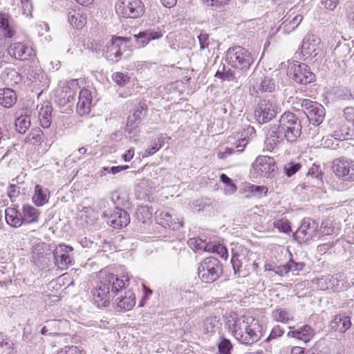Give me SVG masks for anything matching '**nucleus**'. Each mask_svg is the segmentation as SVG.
I'll list each match as a JSON object with an SVG mask.
<instances>
[{"instance_id":"nucleus-1","label":"nucleus","mask_w":354,"mask_h":354,"mask_svg":"<svg viewBox=\"0 0 354 354\" xmlns=\"http://www.w3.org/2000/svg\"><path fill=\"white\" fill-rule=\"evenodd\" d=\"M119 279L112 273L100 271L99 283L93 292L95 303L100 307H106L109 304L110 298L114 299L117 311H128L136 304V297L131 290L126 291L129 286V278L123 276Z\"/></svg>"},{"instance_id":"nucleus-2","label":"nucleus","mask_w":354,"mask_h":354,"mask_svg":"<svg viewBox=\"0 0 354 354\" xmlns=\"http://www.w3.org/2000/svg\"><path fill=\"white\" fill-rule=\"evenodd\" d=\"M301 124L298 116L290 112L283 113L278 124L270 127L266 134L265 143L268 150H273L284 140L288 142H295L301 136Z\"/></svg>"},{"instance_id":"nucleus-3","label":"nucleus","mask_w":354,"mask_h":354,"mask_svg":"<svg viewBox=\"0 0 354 354\" xmlns=\"http://www.w3.org/2000/svg\"><path fill=\"white\" fill-rule=\"evenodd\" d=\"M225 324L235 339L245 345H252L263 336L262 325L251 316L230 315Z\"/></svg>"},{"instance_id":"nucleus-4","label":"nucleus","mask_w":354,"mask_h":354,"mask_svg":"<svg viewBox=\"0 0 354 354\" xmlns=\"http://www.w3.org/2000/svg\"><path fill=\"white\" fill-rule=\"evenodd\" d=\"M232 254L231 263L234 274L238 277H244L257 271L258 264L251 258L253 254L248 248L236 244L232 248Z\"/></svg>"},{"instance_id":"nucleus-5","label":"nucleus","mask_w":354,"mask_h":354,"mask_svg":"<svg viewBox=\"0 0 354 354\" xmlns=\"http://www.w3.org/2000/svg\"><path fill=\"white\" fill-rule=\"evenodd\" d=\"M225 59L229 65L240 71L242 75L246 73L254 62L252 53L241 46L230 48L226 52Z\"/></svg>"},{"instance_id":"nucleus-6","label":"nucleus","mask_w":354,"mask_h":354,"mask_svg":"<svg viewBox=\"0 0 354 354\" xmlns=\"http://www.w3.org/2000/svg\"><path fill=\"white\" fill-rule=\"evenodd\" d=\"M222 274V264L218 259L213 257L204 259L198 268V277L204 283L214 282Z\"/></svg>"},{"instance_id":"nucleus-7","label":"nucleus","mask_w":354,"mask_h":354,"mask_svg":"<svg viewBox=\"0 0 354 354\" xmlns=\"http://www.w3.org/2000/svg\"><path fill=\"white\" fill-rule=\"evenodd\" d=\"M115 8L117 14L124 18L136 19L145 12L141 0H118Z\"/></svg>"},{"instance_id":"nucleus-8","label":"nucleus","mask_w":354,"mask_h":354,"mask_svg":"<svg viewBox=\"0 0 354 354\" xmlns=\"http://www.w3.org/2000/svg\"><path fill=\"white\" fill-rule=\"evenodd\" d=\"M288 75L290 79L299 84H309L315 79V75L311 72L310 67L306 64L297 61L290 64L288 68Z\"/></svg>"},{"instance_id":"nucleus-9","label":"nucleus","mask_w":354,"mask_h":354,"mask_svg":"<svg viewBox=\"0 0 354 354\" xmlns=\"http://www.w3.org/2000/svg\"><path fill=\"white\" fill-rule=\"evenodd\" d=\"M301 106L310 123L319 126L323 122L326 116V110L323 105L309 99H301Z\"/></svg>"},{"instance_id":"nucleus-10","label":"nucleus","mask_w":354,"mask_h":354,"mask_svg":"<svg viewBox=\"0 0 354 354\" xmlns=\"http://www.w3.org/2000/svg\"><path fill=\"white\" fill-rule=\"evenodd\" d=\"M279 110V107L274 99H263L259 102L254 114L257 121L263 124L275 118Z\"/></svg>"},{"instance_id":"nucleus-11","label":"nucleus","mask_w":354,"mask_h":354,"mask_svg":"<svg viewBox=\"0 0 354 354\" xmlns=\"http://www.w3.org/2000/svg\"><path fill=\"white\" fill-rule=\"evenodd\" d=\"M321 39L313 34L307 35L303 39L301 53L305 60L317 59L322 55Z\"/></svg>"},{"instance_id":"nucleus-12","label":"nucleus","mask_w":354,"mask_h":354,"mask_svg":"<svg viewBox=\"0 0 354 354\" xmlns=\"http://www.w3.org/2000/svg\"><path fill=\"white\" fill-rule=\"evenodd\" d=\"M73 248L65 244H59L53 252L54 263L61 270H66L74 264Z\"/></svg>"},{"instance_id":"nucleus-13","label":"nucleus","mask_w":354,"mask_h":354,"mask_svg":"<svg viewBox=\"0 0 354 354\" xmlns=\"http://www.w3.org/2000/svg\"><path fill=\"white\" fill-rule=\"evenodd\" d=\"M332 169L335 175L345 181H354V160L342 157L333 160Z\"/></svg>"},{"instance_id":"nucleus-14","label":"nucleus","mask_w":354,"mask_h":354,"mask_svg":"<svg viewBox=\"0 0 354 354\" xmlns=\"http://www.w3.org/2000/svg\"><path fill=\"white\" fill-rule=\"evenodd\" d=\"M252 168L257 175L267 178L273 177L277 169L274 159L268 156H257Z\"/></svg>"},{"instance_id":"nucleus-15","label":"nucleus","mask_w":354,"mask_h":354,"mask_svg":"<svg viewBox=\"0 0 354 354\" xmlns=\"http://www.w3.org/2000/svg\"><path fill=\"white\" fill-rule=\"evenodd\" d=\"M317 227L318 224L315 221L310 218H305L294 233V237L300 243L307 242L317 235Z\"/></svg>"},{"instance_id":"nucleus-16","label":"nucleus","mask_w":354,"mask_h":354,"mask_svg":"<svg viewBox=\"0 0 354 354\" xmlns=\"http://www.w3.org/2000/svg\"><path fill=\"white\" fill-rule=\"evenodd\" d=\"M103 216L107 218V223L113 228L120 229L127 226L130 222L129 213L120 207H115L111 212H103Z\"/></svg>"},{"instance_id":"nucleus-17","label":"nucleus","mask_w":354,"mask_h":354,"mask_svg":"<svg viewBox=\"0 0 354 354\" xmlns=\"http://www.w3.org/2000/svg\"><path fill=\"white\" fill-rule=\"evenodd\" d=\"M255 132L256 131L254 127L248 126L241 133V137L244 136V135H245V136L239 139L238 142L234 147H227L225 148L224 151H219L217 154V157L220 159H224L235 151L239 153L242 152L249 142V138H247L248 135L252 136L255 134Z\"/></svg>"},{"instance_id":"nucleus-18","label":"nucleus","mask_w":354,"mask_h":354,"mask_svg":"<svg viewBox=\"0 0 354 354\" xmlns=\"http://www.w3.org/2000/svg\"><path fill=\"white\" fill-rule=\"evenodd\" d=\"M127 48L126 39L117 37L111 39V43L107 46L105 53L106 57L113 62H116L121 59L122 51Z\"/></svg>"},{"instance_id":"nucleus-19","label":"nucleus","mask_w":354,"mask_h":354,"mask_svg":"<svg viewBox=\"0 0 354 354\" xmlns=\"http://www.w3.org/2000/svg\"><path fill=\"white\" fill-rule=\"evenodd\" d=\"M9 53L21 61L32 59L36 55L34 49L23 42L12 44L9 48Z\"/></svg>"},{"instance_id":"nucleus-20","label":"nucleus","mask_w":354,"mask_h":354,"mask_svg":"<svg viewBox=\"0 0 354 354\" xmlns=\"http://www.w3.org/2000/svg\"><path fill=\"white\" fill-rule=\"evenodd\" d=\"M321 281V283L324 281L326 283L324 289H330L336 292L344 291L349 287V283L342 274L328 275L323 277ZM322 288L324 289V287L322 286Z\"/></svg>"},{"instance_id":"nucleus-21","label":"nucleus","mask_w":354,"mask_h":354,"mask_svg":"<svg viewBox=\"0 0 354 354\" xmlns=\"http://www.w3.org/2000/svg\"><path fill=\"white\" fill-rule=\"evenodd\" d=\"M157 223L165 228L178 230L183 226L180 218H173L172 215L167 211L158 210L156 212Z\"/></svg>"},{"instance_id":"nucleus-22","label":"nucleus","mask_w":354,"mask_h":354,"mask_svg":"<svg viewBox=\"0 0 354 354\" xmlns=\"http://www.w3.org/2000/svg\"><path fill=\"white\" fill-rule=\"evenodd\" d=\"M92 102L91 93L88 89H82L79 93V100L77 104V112L80 115H86L91 111Z\"/></svg>"},{"instance_id":"nucleus-23","label":"nucleus","mask_w":354,"mask_h":354,"mask_svg":"<svg viewBox=\"0 0 354 354\" xmlns=\"http://www.w3.org/2000/svg\"><path fill=\"white\" fill-rule=\"evenodd\" d=\"M351 325V317L345 313L336 315L330 322V327L333 330L342 333L348 330Z\"/></svg>"},{"instance_id":"nucleus-24","label":"nucleus","mask_w":354,"mask_h":354,"mask_svg":"<svg viewBox=\"0 0 354 354\" xmlns=\"http://www.w3.org/2000/svg\"><path fill=\"white\" fill-rule=\"evenodd\" d=\"M146 115L147 105L145 103L140 102L138 105L135 106L133 113L129 115L127 127L131 128V129H135Z\"/></svg>"},{"instance_id":"nucleus-25","label":"nucleus","mask_w":354,"mask_h":354,"mask_svg":"<svg viewBox=\"0 0 354 354\" xmlns=\"http://www.w3.org/2000/svg\"><path fill=\"white\" fill-rule=\"evenodd\" d=\"M276 87V84L272 78L264 77L259 84L250 89V94L254 97H259L260 93H272L274 91Z\"/></svg>"},{"instance_id":"nucleus-26","label":"nucleus","mask_w":354,"mask_h":354,"mask_svg":"<svg viewBox=\"0 0 354 354\" xmlns=\"http://www.w3.org/2000/svg\"><path fill=\"white\" fill-rule=\"evenodd\" d=\"M50 254L49 245L44 242H39L33 246L32 259L38 265L42 264Z\"/></svg>"},{"instance_id":"nucleus-27","label":"nucleus","mask_w":354,"mask_h":354,"mask_svg":"<svg viewBox=\"0 0 354 354\" xmlns=\"http://www.w3.org/2000/svg\"><path fill=\"white\" fill-rule=\"evenodd\" d=\"M10 19L9 15L0 13V39L12 38L15 35L16 30Z\"/></svg>"},{"instance_id":"nucleus-28","label":"nucleus","mask_w":354,"mask_h":354,"mask_svg":"<svg viewBox=\"0 0 354 354\" xmlns=\"http://www.w3.org/2000/svg\"><path fill=\"white\" fill-rule=\"evenodd\" d=\"M314 335V329L308 324H306L298 329L290 330L287 334L288 337L295 338L303 341L304 343L310 342Z\"/></svg>"},{"instance_id":"nucleus-29","label":"nucleus","mask_w":354,"mask_h":354,"mask_svg":"<svg viewBox=\"0 0 354 354\" xmlns=\"http://www.w3.org/2000/svg\"><path fill=\"white\" fill-rule=\"evenodd\" d=\"M53 108L48 102H44L38 109V118L40 125L44 129L50 127L52 123Z\"/></svg>"},{"instance_id":"nucleus-30","label":"nucleus","mask_w":354,"mask_h":354,"mask_svg":"<svg viewBox=\"0 0 354 354\" xmlns=\"http://www.w3.org/2000/svg\"><path fill=\"white\" fill-rule=\"evenodd\" d=\"M6 221L10 226L17 227L24 223L21 213L15 208H7L6 209Z\"/></svg>"},{"instance_id":"nucleus-31","label":"nucleus","mask_w":354,"mask_h":354,"mask_svg":"<svg viewBox=\"0 0 354 354\" xmlns=\"http://www.w3.org/2000/svg\"><path fill=\"white\" fill-rule=\"evenodd\" d=\"M221 69L218 68L215 74V77L221 79L223 81H237L240 77V71H232L229 68H226L225 65L221 66Z\"/></svg>"},{"instance_id":"nucleus-32","label":"nucleus","mask_w":354,"mask_h":354,"mask_svg":"<svg viewBox=\"0 0 354 354\" xmlns=\"http://www.w3.org/2000/svg\"><path fill=\"white\" fill-rule=\"evenodd\" d=\"M17 102V95L10 88H5L0 89V104L4 107L10 108Z\"/></svg>"},{"instance_id":"nucleus-33","label":"nucleus","mask_w":354,"mask_h":354,"mask_svg":"<svg viewBox=\"0 0 354 354\" xmlns=\"http://www.w3.org/2000/svg\"><path fill=\"white\" fill-rule=\"evenodd\" d=\"M135 37L137 39L138 43L140 44L142 46H144L149 41L162 37V34L159 30L150 29L140 32L138 35H135Z\"/></svg>"},{"instance_id":"nucleus-34","label":"nucleus","mask_w":354,"mask_h":354,"mask_svg":"<svg viewBox=\"0 0 354 354\" xmlns=\"http://www.w3.org/2000/svg\"><path fill=\"white\" fill-rule=\"evenodd\" d=\"M39 211L33 206L26 205L23 207V219L24 223H35L38 221Z\"/></svg>"},{"instance_id":"nucleus-35","label":"nucleus","mask_w":354,"mask_h":354,"mask_svg":"<svg viewBox=\"0 0 354 354\" xmlns=\"http://www.w3.org/2000/svg\"><path fill=\"white\" fill-rule=\"evenodd\" d=\"M32 201L37 206H42L48 201V191L41 185H37L35 187V194Z\"/></svg>"},{"instance_id":"nucleus-36","label":"nucleus","mask_w":354,"mask_h":354,"mask_svg":"<svg viewBox=\"0 0 354 354\" xmlns=\"http://www.w3.org/2000/svg\"><path fill=\"white\" fill-rule=\"evenodd\" d=\"M44 133L39 128L32 129L24 139V142L30 145H40L44 141Z\"/></svg>"},{"instance_id":"nucleus-37","label":"nucleus","mask_w":354,"mask_h":354,"mask_svg":"<svg viewBox=\"0 0 354 354\" xmlns=\"http://www.w3.org/2000/svg\"><path fill=\"white\" fill-rule=\"evenodd\" d=\"M245 192H248L245 195L246 198L257 197L260 198L263 195H266L268 192V188L265 186L255 185L252 184L247 185L245 187Z\"/></svg>"},{"instance_id":"nucleus-38","label":"nucleus","mask_w":354,"mask_h":354,"mask_svg":"<svg viewBox=\"0 0 354 354\" xmlns=\"http://www.w3.org/2000/svg\"><path fill=\"white\" fill-rule=\"evenodd\" d=\"M352 131L353 130L346 124H341L333 132L332 136L338 140H348L352 137Z\"/></svg>"},{"instance_id":"nucleus-39","label":"nucleus","mask_w":354,"mask_h":354,"mask_svg":"<svg viewBox=\"0 0 354 354\" xmlns=\"http://www.w3.org/2000/svg\"><path fill=\"white\" fill-rule=\"evenodd\" d=\"M302 20L303 16L301 15H297L288 23L283 22L279 29L283 30L285 33H290L299 26Z\"/></svg>"},{"instance_id":"nucleus-40","label":"nucleus","mask_w":354,"mask_h":354,"mask_svg":"<svg viewBox=\"0 0 354 354\" xmlns=\"http://www.w3.org/2000/svg\"><path fill=\"white\" fill-rule=\"evenodd\" d=\"M153 210L149 205H140L136 212L137 219L142 223H147L152 218Z\"/></svg>"},{"instance_id":"nucleus-41","label":"nucleus","mask_w":354,"mask_h":354,"mask_svg":"<svg viewBox=\"0 0 354 354\" xmlns=\"http://www.w3.org/2000/svg\"><path fill=\"white\" fill-rule=\"evenodd\" d=\"M15 125L18 133L21 134L25 133L31 125L30 116L28 115L19 116L15 120Z\"/></svg>"},{"instance_id":"nucleus-42","label":"nucleus","mask_w":354,"mask_h":354,"mask_svg":"<svg viewBox=\"0 0 354 354\" xmlns=\"http://www.w3.org/2000/svg\"><path fill=\"white\" fill-rule=\"evenodd\" d=\"M272 317L276 322L286 324L293 319L292 313L282 308H278L273 310Z\"/></svg>"},{"instance_id":"nucleus-43","label":"nucleus","mask_w":354,"mask_h":354,"mask_svg":"<svg viewBox=\"0 0 354 354\" xmlns=\"http://www.w3.org/2000/svg\"><path fill=\"white\" fill-rule=\"evenodd\" d=\"M220 325V319L217 316L207 317L203 322V328L206 333H214Z\"/></svg>"},{"instance_id":"nucleus-44","label":"nucleus","mask_w":354,"mask_h":354,"mask_svg":"<svg viewBox=\"0 0 354 354\" xmlns=\"http://www.w3.org/2000/svg\"><path fill=\"white\" fill-rule=\"evenodd\" d=\"M64 88L65 89V92L67 93L68 95L66 96V101L72 102L74 100V97L77 91L80 88L77 80H71L66 84Z\"/></svg>"},{"instance_id":"nucleus-45","label":"nucleus","mask_w":354,"mask_h":354,"mask_svg":"<svg viewBox=\"0 0 354 354\" xmlns=\"http://www.w3.org/2000/svg\"><path fill=\"white\" fill-rule=\"evenodd\" d=\"M220 180L225 185L224 189V192L225 194L231 195L236 192L237 187L236 185L226 174H222L220 176Z\"/></svg>"},{"instance_id":"nucleus-46","label":"nucleus","mask_w":354,"mask_h":354,"mask_svg":"<svg viewBox=\"0 0 354 354\" xmlns=\"http://www.w3.org/2000/svg\"><path fill=\"white\" fill-rule=\"evenodd\" d=\"M68 21L72 26L77 29L83 28L86 23V17L79 13L69 15Z\"/></svg>"},{"instance_id":"nucleus-47","label":"nucleus","mask_w":354,"mask_h":354,"mask_svg":"<svg viewBox=\"0 0 354 354\" xmlns=\"http://www.w3.org/2000/svg\"><path fill=\"white\" fill-rule=\"evenodd\" d=\"M308 177H311L317 180V185H320L322 183V171L319 165L313 164L308 170L307 174Z\"/></svg>"},{"instance_id":"nucleus-48","label":"nucleus","mask_w":354,"mask_h":354,"mask_svg":"<svg viewBox=\"0 0 354 354\" xmlns=\"http://www.w3.org/2000/svg\"><path fill=\"white\" fill-rule=\"evenodd\" d=\"M351 48L346 42H339L334 49V53L339 57H345L350 54Z\"/></svg>"},{"instance_id":"nucleus-49","label":"nucleus","mask_w":354,"mask_h":354,"mask_svg":"<svg viewBox=\"0 0 354 354\" xmlns=\"http://www.w3.org/2000/svg\"><path fill=\"white\" fill-rule=\"evenodd\" d=\"M218 354H231L232 344L231 342L225 337H221L218 344Z\"/></svg>"},{"instance_id":"nucleus-50","label":"nucleus","mask_w":354,"mask_h":354,"mask_svg":"<svg viewBox=\"0 0 354 354\" xmlns=\"http://www.w3.org/2000/svg\"><path fill=\"white\" fill-rule=\"evenodd\" d=\"M113 80L118 86H124L130 80V77L126 73L116 72L113 75Z\"/></svg>"},{"instance_id":"nucleus-51","label":"nucleus","mask_w":354,"mask_h":354,"mask_svg":"<svg viewBox=\"0 0 354 354\" xmlns=\"http://www.w3.org/2000/svg\"><path fill=\"white\" fill-rule=\"evenodd\" d=\"M300 168H301V165L299 163L290 162H287L286 164H285L283 170H284L285 174L288 176L290 177L292 175H294L295 174H296V172H297Z\"/></svg>"},{"instance_id":"nucleus-52","label":"nucleus","mask_w":354,"mask_h":354,"mask_svg":"<svg viewBox=\"0 0 354 354\" xmlns=\"http://www.w3.org/2000/svg\"><path fill=\"white\" fill-rule=\"evenodd\" d=\"M273 225L275 228L284 233H287L291 230L290 223L286 219L276 220L274 221Z\"/></svg>"},{"instance_id":"nucleus-53","label":"nucleus","mask_w":354,"mask_h":354,"mask_svg":"<svg viewBox=\"0 0 354 354\" xmlns=\"http://www.w3.org/2000/svg\"><path fill=\"white\" fill-rule=\"evenodd\" d=\"M288 273L290 272H299L302 270L305 267V263L303 262H295L292 259H290L286 263Z\"/></svg>"},{"instance_id":"nucleus-54","label":"nucleus","mask_w":354,"mask_h":354,"mask_svg":"<svg viewBox=\"0 0 354 354\" xmlns=\"http://www.w3.org/2000/svg\"><path fill=\"white\" fill-rule=\"evenodd\" d=\"M60 320H48L46 322V325L41 328V334L43 335H50V334H55V330L51 328V325H60Z\"/></svg>"},{"instance_id":"nucleus-55","label":"nucleus","mask_w":354,"mask_h":354,"mask_svg":"<svg viewBox=\"0 0 354 354\" xmlns=\"http://www.w3.org/2000/svg\"><path fill=\"white\" fill-rule=\"evenodd\" d=\"M334 227L331 226V223L329 221H324L322 222L320 232L323 236L330 235L333 233Z\"/></svg>"},{"instance_id":"nucleus-56","label":"nucleus","mask_w":354,"mask_h":354,"mask_svg":"<svg viewBox=\"0 0 354 354\" xmlns=\"http://www.w3.org/2000/svg\"><path fill=\"white\" fill-rule=\"evenodd\" d=\"M283 330L279 326H275L272 328L269 336L266 338L267 342H270L272 339L278 338L283 334Z\"/></svg>"},{"instance_id":"nucleus-57","label":"nucleus","mask_w":354,"mask_h":354,"mask_svg":"<svg viewBox=\"0 0 354 354\" xmlns=\"http://www.w3.org/2000/svg\"><path fill=\"white\" fill-rule=\"evenodd\" d=\"M230 0H203V2L207 6L210 7H214L216 8H221L226 5Z\"/></svg>"},{"instance_id":"nucleus-58","label":"nucleus","mask_w":354,"mask_h":354,"mask_svg":"<svg viewBox=\"0 0 354 354\" xmlns=\"http://www.w3.org/2000/svg\"><path fill=\"white\" fill-rule=\"evenodd\" d=\"M19 194V187L15 185H10L8 187V195L12 201L15 200V198Z\"/></svg>"},{"instance_id":"nucleus-59","label":"nucleus","mask_w":354,"mask_h":354,"mask_svg":"<svg viewBox=\"0 0 354 354\" xmlns=\"http://www.w3.org/2000/svg\"><path fill=\"white\" fill-rule=\"evenodd\" d=\"M213 252H216L222 259L226 260L228 257V253L227 248L222 245H215L213 248Z\"/></svg>"},{"instance_id":"nucleus-60","label":"nucleus","mask_w":354,"mask_h":354,"mask_svg":"<svg viewBox=\"0 0 354 354\" xmlns=\"http://www.w3.org/2000/svg\"><path fill=\"white\" fill-rule=\"evenodd\" d=\"M57 354H82V351L77 347L74 346H65L61 351H59Z\"/></svg>"},{"instance_id":"nucleus-61","label":"nucleus","mask_w":354,"mask_h":354,"mask_svg":"<svg viewBox=\"0 0 354 354\" xmlns=\"http://www.w3.org/2000/svg\"><path fill=\"white\" fill-rule=\"evenodd\" d=\"M198 39L200 44V48L201 50L208 48L209 43V35L207 34L201 33L198 36Z\"/></svg>"},{"instance_id":"nucleus-62","label":"nucleus","mask_w":354,"mask_h":354,"mask_svg":"<svg viewBox=\"0 0 354 354\" xmlns=\"http://www.w3.org/2000/svg\"><path fill=\"white\" fill-rule=\"evenodd\" d=\"M272 272L275 274L280 276V277L285 276L286 274H288L286 264L281 265V266L275 265V266L273 267Z\"/></svg>"},{"instance_id":"nucleus-63","label":"nucleus","mask_w":354,"mask_h":354,"mask_svg":"<svg viewBox=\"0 0 354 354\" xmlns=\"http://www.w3.org/2000/svg\"><path fill=\"white\" fill-rule=\"evenodd\" d=\"M162 147L161 144H158L155 142L151 147L147 148L144 153L143 156L148 157L153 154H154L156 151H158Z\"/></svg>"},{"instance_id":"nucleus-64","label":"nucleus","mask_w":354,"mask_h":354,"mask_svg":"<svg viewBox=\"0 0 354 354\" xmlns=\"http://www.w3.org/2000/svg\"><path fill=\"white\" fill-rule=\"evenodd\" d=\"M325 8L334 10L339 3V0H322Z\"/></svg>"}]
</instances>
